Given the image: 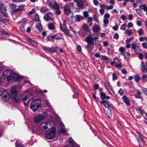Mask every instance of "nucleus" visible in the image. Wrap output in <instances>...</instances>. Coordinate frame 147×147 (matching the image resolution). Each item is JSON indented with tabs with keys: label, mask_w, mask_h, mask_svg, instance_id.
<instances>
[{
	"label": "nucleus",
	"mask_w": 147,
	"mask_h": 147,
	"mask_svg": "<svg viewBox=\"0 0 147 147\" xmlns=\"http://www.w3.org/2000/svg\"><path fill=\"white\" fill-rule=\"evenodd\" d=\"M3 77L6 76L8 81L12 80L13 81L19 82L23 78L22 76H20L19 74H16L11 71L7 70L3 71Z\"/></svg>",
	"instance_id": "f257e3e1"
},
{
	"label": "nucleus",
	"mask_w": 147,
	"mask_h": 147,
	"mask_svg": "<svg viewBox=\"0 0 147 147\" xmlns=\"http://www.w3.org/2000/svg\"><path fill=\"white\" fill-rule=\"evenodd\" d=\"M54 126L53 123L45 121L42 122L40 125V128L44 132L49 131Z\"/></svg>",
	"instance_id": "f03ea898"
},
{
	"label": "nucleus",
	"mask_w": 147,
	"mask_h": 147,
	"mask_svg": "<svg viewBox=\"0 0 147 147\" xmlns=\"http://www.w3.org/2000/svg\"><path fill=\"white\" fill-rule=\"evenodd\" d=\"M18 86H16L13 87L10 92L11 97L14 102L17 103H19L20 101L19 95L18 94Z\"/></svg>",
	"instance_id": "7ed1b4c3"
},
{
	"label": "nucleus",
	"mask_w": 147,
	"mask_h": 147,
	"mask_svg": "<svg viewBox=\"0 0 147 147\" xmlns=\"http://www.w3.org/2000/svg\"><path fill=\"white\" fill-rule=\"evenodd\" d=\"M41 106L40 100L37 99L33 101L31 103L30 108L33 111H36Z\"/></svg>",
	"instance_id": "20e7f679"
},
{
	"label": "nucleus",
	"mask_w": 147,
	"mask_h": 147,
	"mask_svg": "<svg viewBox=\"0 0 147 147\" xmlns=\"http://www.w3.org/2000/svg\"><path fill=\"white\" fill-rule=\"evenodd\" d=\"M0 95L3 96V99L5 101L8 100L9 94L7 91L2 88H0Z\"/></svg>",
	"instance_id": "39448f33"
},
{
	"label": "nucleus",
	"mask_w": 147,
	"mask_h": 147,
	"mask_svg": "<svg viewBox=\"0 0 147 147\" xmlns=\"http://www.w3.org/2000/svg\"><path fill=\"white\" fill-rule=\"evenodd\" d=\"M97 38L96 37L92 38L91 35L88 36L85 39V41L90 45H96V40Z\"/></svg>",
	"instance_id": "423d86ee"
},
{
	"label": "nucleus",
	"mask_w": 147,
	"mask_h": 147,
	"mask_svg": "<svg viewBox=\"0 0 147 147\" xmlns=\"http://www.w3.org/2000/svg\"><path fill=\"white\" fill-rule=\"evenodd\" d=\"M55 136V131L54 130H52L46 135V138L47 139H52Z\"/></svg>",
	"instance_id": "0eeeda50"
},
{
	"label": "nucleus",
	"mask_w": 147,
	"mask_h": 147,
	"mask_svg": "<svg viewBox=\"0 0 147 147\" xmlns=\"http://www.w3.org/2000/svg\"><path fill=\"white\" fill-rule=\"evenodd\" d=\"M24 8V5H21L19 6L18 8L11 11L12 14H16L20 12L23 11Z\"/></svg>",
	"instance_id": "6e6552de"
},
{
	"label": "nucleus",
	"mask_w": 147,
	"mask_h": 147,
	"mask_svg": "<svg viewBox=\"0 0 147 147\" xmlns=\"http://www.w3.org/2000/svg\"><path fill=\"white\" fill-rule=\"evenodd\" d=\"M54 18L53 15L51 12H49L47 13L44 17L45 20L47 21L49 20H52Z\"/></svg>",
	"instance_id": "1a4fd4ad"
},
{
	"label": "nucleus",
	"mask_w": 147,
	"mask_h": 147,
	"mask_svg": "<svg viewBox=\"0 0 147 147\" xmlns=\"http://www.w3.org/2000/svg\"><path fill=\"white\" fill-rule=\"evenodd\" d=\"M46 115L41 114L35 117L34 119L35 122L38 123L41 120H43L46 117Z\"/></svg>",
	"instance_id": "9d476101"
},
{
	"label": "nucleus",
	"mask_w": 147,
	"mask_h": 147,
	"mask_svg": "<svg viewBox=\"0 0 147 147\" xmlns=\"http://www.w3.org/2000/svg\"><path fill=\"white\" fill-rule=\"evenodd\" d=\"M60 29L65 34L67 35L68 36L71 37V35L69 33V31L67 30V26L66 27L63 28L61 24H60Z\"/></svg>",
	"instance_id": "9b49d317"
},
{
	"label": "nucleus",
	"mask_w": 147,
	"mask_h": 147,
	"mask_svg": "<svg viewBox=\"0 0 147 147\" xmlns=\"http://www.w3.org/2000/svg\"><path fill=\"white\" fill-rule=\"evenodd\" d=\"M6 9V7H4L2 11H0V17L3 18V20L7 17V14Z\"/></svg>",
	"instance_id": "f8f14e48"
},
{
	"label": "nucleus",
	"mask_w": 147,
	"mask_h": 147,
	"mask_svg": "<svg viewBox=\"0 0 147 147\" xmlns=\"http://www.w3.org/2000/svg\"><path fill=\"white\" fill-rule=\"evenodd\" d=\"M131 48L134 50V52L135 53L137 54H139L140 51L139 47L136 44L133 43H131Z\"/></svg>",
	"instance_id": "ddd939ff"
},
{
	"label": "nucleus",
	"mask_w": 147,
	"mask_h": 147,
	"mask_svg": "<svg viewBox=\"0 0 147 147\" xmlns=\"http://www.w3.org/2000/svg\"><path fill=\"white\" fill-rule=\"evenodd\" d=\"M54 3H55L53 5H52L50 3L49 4V7L51 9H60V7L59 5L56 3V1H54Z\"/></svg>",
	"instance_id": "4468645a"
},
{
	"label": "nucleus",
	"mask_w": 147,
	"mask_h": 147,
	"mask_svg": "<svg viewBox=\"0 0 147 147\" xmlns=\"http://www.w3.org/2000/svg\"><path fill=\"white\" fill-rule=\"evenodd\" d=\"M64 13L67 15H68L71 13V10L69 6H66L64 7Z\"/></svg>",
	"instance_id": "2eb2a0df"
},
{
	"label": "nucleus",
	"mask_w": 147,
	"mask_h": 147,
	"mask_svg": "<svg viewBox=\"0 0 147 147\" xmlns=\"http://www.w3.org/2000/svg\"><path fill=\"white\" fill-rule=\"evenodd\" d=\"M22 100L25 105L26 106H28L29 103V99H28V96H26Z\"/></svg>",
	"instance_id": "dca6fc26"
},
{
	"label": "nucleus",
	"mask_w": 147,
	"mask_h": 147,
	"mask_svg": "<svg viewBox=\"0 0 147 147\" xmlns=\"http://www.w3.org/2000/svg\"><path fill=\"white\" fill-rule=\"evenodd\" d=\"M100 103L102 105H103L106 108H108L111 107L112 106L111 104L110 105L107 102H106L105 100H103L100 102Z\"/></svg>",
	"instance_id": "f3484780"
},
{
	"label": "nucleus",
	"mask_w": 147,
	"mask_h": 147,
	"mask_svg": "<svg viewBox=\"0 0 147 147\" xmlns=\"http://www.w3.org/2000/svg\"><path fill=\"white\" fill-rule=\"evenodd\" d=\"M122 98L124 102L127 105H129L130 103V101L129 99L125 96H123Z\"/></svg>",
	"instance_id": "a211bd4d"
},
{
	"label": "nucleus",
	"mask_w": 147,
	"mask_h": 147,
	"mask_svg": "<svg viewBox=\"0 0 147 147\" xmlns=\"http://www.w3.org/2000/svg\"><path fill=\"white\" fill-rule=\"evenodd\" d=\"M141 66L142 71L144 72L145 71L147 73V67L145 66L144 63L143 62H142Z\"/></svg>",
	"instance_id": "6ab92c4d"
},
{
	"label": "nucleus",
	"mask_w": 147,
	"mask_h": 147,
	"mask_svg": "<svg viewBox=\"0 0 147 147\" xmlns=\"http://www.w3.org/2000/svg\"><path fill=\"white\" fill-rule=\"evenodd\" d=\"M105 87L106 89L109 92L113 91V88L112 86L110 84V83H105Z\"/></svg>",
	"instance_id": "aec40b11"
},
{
	"label": "nucleus",
	"mask_w": 147,
	"mask_h": 147,
	"mask_svg": "<svg viewBox=\"0 0 147 147\" xmlns=\"http://www.w3.org/2000/svg\"><path fill=\"white\" fill-rule=\"evenodd\" d=\"M49 29L51 30H54L55 29V27L54 24L50 23L48 25Z\"/></svg>",
	"instance_id": "412c9836"
},
{
	"label": "nucleus",
	"mask_w": 147,
	"mask_h": 147,
	"mask_svg": "<svg viewBox=\"0 0 147 147\" xmlns=\"http://www.w3.org/2000/svg\"><path fill=\"white\" fill-rule=\"evenodd\" d=\"M144 138L140 139V141L138 139H137L139 143V146L140 147H142L143 146H144L145 144V142L144 141Z\"/></svg>",
	"instance_id": "4be33fe9"
},
{
	"label": "nucleus",
	"mask_w": 147,
	"mask_h": 147,
	"mask_svg": "<svg viewBox=\"0 0 147 147\" xmlns=\"http://www.w3.org/2000/svg\"><path fill=\"white\" fill-rule=\"evenodd\" d=\"M124 33L128 36H132L133 33V32L131 30V29H127Z\"/></svg>",
	"instance_id": "5701e85b"
},
{
	"label": "nucleus",
	"mask_w": 147,
	"mask_h": 147,
	"mask_svg": "<svg viewBox=\"0 0 147 147\" xmlns=\"http://www.w3.org/2000/svg\"><path fill=\"white\" fill-rule=\"evenodd\" d=\"M68 142L70 144H73L71 146V147H79V146H77V147L75 146L74 144L75 142L71 137L69 138L68 140Z\"/></svg>",
	"instance_id": "b1692460"
},
{
	"label": "nucleus",
	"mask_w": 147,
	"mask_h": 147,
	"mask_svg": "<svg viewBox=\"0 0 147 147\" xmlns=\"http://www.w3.org/2000/svg\"><path fill=\"white\" fill-rule=\"evenodd\" d=\"M92 29L94 32H98L100 30V27L96 25L93 27Z\"/></svg>",
	"instance_id": "393cba45"
},
{
	"label": "nucleus",
	"mask_w": 147,
	"mask_h": 147,
	"mask_svg": "<svg viewBox=\"0 0 147 147\" xmlns=\"http://www.w3.org/2000/svg\"><path fill=\"white\" fill-rule=\"evenodd\" d=\"M125 59H128L130 57V54L127 52H125V53L123 55Z\"/></svg>",
	"instance_id": "a878e982"
},
{
	"label": "nucleus",
	"mask_w": 147,
	"mask_h": 147,
	"mask_svg": "<svg viewBox=\"0 0 147 147\" xmlns=\"http://www.w3.org/2000/svg\"><path fill=\"white\" fill-rule=\"evenodd\" d=\"M106 114L108 117L111 118L112 117V114L111 110L110 109H109L107 110Z\"/></svg>",
	"instance_id": "bb28decb"
},
{
	"label": "nucleus",
	"mask_w": 147,
	"mask_h": 147,
	"mask_svg": "<svg viewBox=\"0 0 147 147\" xmlns=\"http://www.w3.org/2000/svg\"><path fill=\"white\" fill-rule=\"evenodd\" d=\"M125 47H121L119 49V51L120 52L121 54L123 55L125 52Z\"/></svg>",
	"instance_id": "cd10ccee"
},
{
	"label": "nucleus",
	"mask_w": 147,
	"mask_h": 147,
	"mask_svg": "<svg viewBox=\"0 0 147 147\" xmlns=\"http://www.w3.org/2000/svg\"><path fill=\"white\" fill-rule=\"evenodd\" d=\"M134 78L136 82H139L141 79V78L138 75H136L134 76Z\"/></svg>",
	"instance_id": "c85d7f7f"
},
{
	"label": "nucleus",
	"mask_w": 147,
	"mask_h": 147,
	"mask_svg": "<svg viewBox=\"0 0 147 147\" xmlns=\"http://www.w3.org/2000/svg\"><path fill=\"white\" fill-rule=\"evenodd\" d=\"M10 8L11 9V10L16 9V5L13 3L10 4L9 5Z\"/></svg>",
	"instance_id": "c756f323"
},
{
	"label": "nucleus",
	"mask_w": 147,
	"mask_h": 147,
	"mask_svg": "<svg viewBox=\"0 0 147 147\" xmlns=\"http://www.w3.org/2000/svg\"><path fill=\"white\" fill-rule=\"evenodd\" d=\"M84 5V2L82 1H79L77 3V6L80 7H82Z\"/></svg>",
	"instance_id": "7c9ffc66"
},
{
	"label": "nucleus",
	"mask_w": 147,
	"mask_h": 147,
	"mask_svg": "<svg viewBox=\"0 0 147 147\" xmlns=\"http://www.w3.org/2000/svg\"><path fill=\"white\" fill-rule=\"evenodd\" d=\"M139 7L140 9L144 10L145 11H147V7L146 5H140Z\"/></svg>",
	"instance_id": "2f4dec72"
},
{
	"label": "nucleus",
	"mask_w": 147,
	"mask_h": 147,
	"mask_svg": "<svg viewBox=\"0 0 147 147\" xmlns=\"http://www.w3.org/2000/svg\"><path fill=\"white\" fill-rule=\"evenodd\" d=\"M36 27L39 31H41L42 30V28L40 24H38L36 26Z\"/></svg>",
	"instance_id": "473e14b6"
},
{
	"label": "nucleus",
	"mask_w": 147,
	"mask_h": 147,
	"mask_svg": "<svg viewBox=\"0 0 147 147\" xmlns=\"http://www.w3.org/2000/svg\"><path fill=\"white\" fill-rule=\"evenodd\" d=\"M54 13L57 15H60L61 14V12L60 10V9H56Z\"/></svg>",
	"instance_id": "72a5a7b5"
},
{
	"label": "nucleus",
	"mask_w": 147,
	"mask_h": 147,
	"mask_svg": "<svg viewBox=\"0 0 147 147\" xmlns=\"http://www.w3.org/2000/svg\"><path fill=\"white\" fill-rule=\"evenodd\" d=\"M83 29L86 31H88L89 30V28L88 26L86 24H84L83 26Z\"/></svg>",
	"instance_id": "f704fd0d"
},
{
	"label": "nucleus",
	"mask_w": 147,
	"mask_h": 147,
	"mask_svg": "<svg viewBox=\"0 0 147 147\" xmlns=\"http://www.w3.org/2000/svg\"><path fill=\"white\" fill-rule=\"evenodd\" d=\"M100 98L102 100L105 98L106 94L105 93L103 92L100 93Z\"/></svg>",
	"instance_id": "c9c22d12"
},
{
	"label": "nucleus",
	"mask_w": 147,
	"mask_h": 147,
	"mask_svg": "<svg viewBox=\"0 0 147 147\" xmlns=\"http://www.w3.org/2000/svg\"><path fill=\"white\" fill-rule=\"evenodd\" d=\"M103 22L104 24V27H106L107 26V25L109 23V21L107 19H105L103 20Z\"/></svg>",
	"instance_id": "e433bc0d"
},
{
	"label": "nucleus",
	"mask_w": 147,
	"mask_h": 147,
	"mask_svg": "<svg viewBox=\"0 0 147 147\" xmlns=\"http://www.w3.org/2000/svg\"><path fill=\"white\" fill-rule=\"evenodd\" d=\"M36 91L38 93H42L43 92L45 93L47 92V91L46 90H45L44 91H43L40 89H37L36 90Z\"/></svg>",
	"instance_id": "4c0bfd02"
},
{
	"label": "nucleus",
	"mask_w": 147,
	"mask_h": 147,
	"mask_svg": "<svg viewBox=\"0 0 147 147\" xmlns=\"http://www.w3.org/2000/svg\"><path fill=\"white\" fill-rule=\"evenodd\" d=\"M4 7H6L2 3L1 1L0 0V11H2Z\"/></svg>",
	"instance_id": "58836bf2"
},
{
	"label": "nucleus",
	"mask_w": 147,
	"mask_h": 147,
	"mask_svg": "<svg viewBox=\"0 0 147 147\" xmlns=\"http://www.w3.org/2000/svg\"><path fill=\"white\" fill-rule=\"evenodd\" d=\"M75 21L76 22H79L80 21V18L79 16L76 15L74 17Z\"/></svg>",
	"instance_id": "ea45409f"
},
{
	"label": "nucleus",
	"mask_w": 147,
	"mask_h": 147,
	"mask_svg": "<svg viewBox=\"0 0 147 147\" xmlns=\"http://www.w3.org/2000/svg\"><path fill=\"white\" fill-rule=\"evenodd\" d=\"M126 26L127 25L126 23L123 24L121 25V26L120 28V29L123 30H125L126 28Z\"/></svg>",
	"instance_id": "a19ab883"
},
{
	"label": "nucleus",
	"mask_w": 147,
	"mask_h": 147,
	"mask_svg": "<svg viewBox=\"0 0 147 147\" xmlns=\"http://www.w3.org/2000/svg\"><path fill=\"white\" fill-rule=\"evenodd\" d=\"M48 11V10L42 7L40 9L41 12L43 14H45V12Z\"/></svg>",
	"instance_id": "79ce46f5"
},
{
	"label": "nucleus",
	"mask_w": 147,
	"mask_h": 147,
	"mask_svg": "<svg viewBox=\"0 0 147 147\" xmlns=\"http://www.w3.org/2000/svg\"><path fill=\"white\" fill-rule=\"evenodd\" d=\"M138 32L139 36L142 35L144 34V32L141 28L139 29L138 30Z\"/></svg>",
	"instance_id": "37998d69"
},
{
	"label": "nucleus",
	"mask_w": 147,
	"mask_h": 147,
	"mask_svg": "<svg viewBox=\"0 0 147 147\" xmlns=\"http://www.w3.org/2000/svg\"><path fill=\"white\" fill-rule=\"evenodd\" d=\"M109 58L105 56H102L101 57L100 59L101 61H103L104 60H109Z\"/></svg>",
	"instance_id": "c03bdc74"
},
{
	"label": "nucleus",
	"mask_w": 147,
	"mask_h": 147,
	"mask_svg": "<svg viewBox=\"0 0 147 147\" xmlns=\"http://www.w3.org/2000/svg\"><path fill=\"white\" fill-rule=\"evenodd\" d=\"M56 51V49L54 47H49V52L53 53Z\"/></svg>",
	"instance_id": "a18cd8bd"
},
{
	"label": "nucleus",
	"mask_w": 147,
	"mask_h": 147,
	"mask_svg": "<svg viewBox=\"0 0 147 147\" xmlns=\"http://www.w3.org/2000/svg\"><path fill=\"white\" fill-rule=\"evenodd\" d=\"M137 133L138 136L139 137L140 139L144 138L145 137L140 132H138Z\"/></svg>",
	"instance_id": "49530a36"
},
{
	"label": "nucleus",
	"mask_w": 147,
	"mask_h": 147,
	"mask_svg": "<svg viewBox=\"0 0 147 147\" xmlns=\"http://www.w3.org/2000/svg\"><path fill=\"white\" fill-rule=\"evenodd\" d=\"M59 131L60 133L64 134L66 132V130L64 127L62 128L61 129H60Z\"/></svg>",
	"instance_id": "de8ad7c7"
},
{
	"label": "nucleus",
	"mask_w": 147,
	"mask_h": 147,
	"mask_svg": "<svg viewBox=\"0 0 147 147\" xmlns=\"http://www.w3.org/2000/svg\"><path fill=\"white\" fill-rule=\"evenodd\" d=\"M16 147H23V146L22 145L21 143L20 142H19L18 141H16Z\"/></svg>",
	"instance_id": "09e8293b"
},
{
	"label": "nucleus",
	"mask_w": 147,
	"mask_h": 147,
	"mask_svg": "<svg viewBox=\"0 0 147 147\" xmlns=\"http://www.w3.org/2000/svg\"><path fill=\"white\" fill-rule=\"evenodd\" d=\"M5 25L4 22L2 20H0V26L4 27Z\"/></svg>",
	"instance_id": "8fccbe9b"
},
{
	"label": "nucleus",
	"mask_w": 147,
	"mask_h": 147,
	"mask_svg": "<svg viewBox=\"0 0 147 147\" xmlns=\"http://www.w3.org/2000/svg\"><path fill=\"white\" fill-rule=\"evenodd\" d=\"M134 38L133 37H130L128 39L126 40V42L127 44L129 43L131 41V40H133Z\"/></svg>",
	"instance_id": "3c124183"
},
{
	"label": "nucleus",
	"mask_w": 147,
	"mask_h": 147,
	"mask_svg": "<svg viewBox=\"0 0 147 147\" xmlns=\"http://www.w3.org/2000/svg\"><path fill=\"white\" fill-rule=\"evenodd\" d=\"M137 111L138 113H140L141 115H142L143 114V111L140 109H138L137 110Z\"/></svg>",
	"instance_id": "603ef678"
},
{
	"label": "nucleus",
	"mask_w": 147,
	"mask_h": 147,
	"mask_svg": "<svg viewBox=\"0 0 147 147\" xmlns=\"http://www.w3.org/2000/svg\"><path fill=\"white\" fill-rule=\"evenodd\" d=\"M143 93L147 96V89L145 88H143L142 89Z\"/></svg>",
	"instance_id": "864d4df0"
},
{
	"label": "nucleus",
	"mask_w": 147,
	"mask_h": 147,
	"mask_svg": "<svg viewBox=\"0 0 147 147\" xmlns=\"http://www.w3.org/2000/svg\"><path fill=\"white\" fill-rule=\"evenodd\" d=\"M119 36L118 34L115 33L114 35L113 38L115 39H117L119 38Z\"/></svg>",
	"instance_id": "5fc2aeb1"
},
{
	"label": "nucleus",
	"mask_w": 147,
	"mask_h": 147,
	"mask_svg": "<svg viewBox=\"0 0 147 147\" xmlns=\"http://www.w3.org/2000/svg\"><path fill=\"white\" fill-rule=\"evenodd\" d=\"M83 15L84 17L87 18L88 16V13L87 11H84Z\"/></svg>",
	"instance_id": "6e6d98bb"
},
{
	"label": "nucleus",
	"mask_w": 147,
	"mask_h": 147,
	"mask_svg": "<svg viewBox=\"0 0 147 147\" xmlns=\"http://www.w3.org/2000/svg\"><path fill=\"white\" fill-rule=\"evenodd\" d=\"M42 48L44 50L47 52H49V47H43Z\"/></svg>",
	"instance_id": "4d7b16f0"
},
{
	"label": "nucleus",
	"mask_w": 147,
	"mask_h": 147,
	"mask_svg": "<svg viewBox=\"0 0 147 147\" xmlns=\"http://www.w3.org/2000/svg\"><path fill=\"white\" fill-rule=\"evenodd\" d=\"M42 48L44 50L47 52H49V47H43Z\"/></svg>",
	"instance_id": "13d9d810"
},
{
	"label": "nucleus",
	"mask_w": 147,
	"mask_h": 147,
	"mask_svg": "<svg viewBox=\"0 0 147 147\" xmlns=\"http://www.w3.org/2000/svg\"><path fill=\"white\" fill-rule=\"evenodd\" d=\"M61 39L63 40V36L62 35H60L59 36H58L57 37H56V39L57 40H59Z\"/></svg>",
	"instance_id": "bf43d9fd"
},
{
	"label": "nucleus",
	"mask_w": 147,
	"mask_h": 147,
	"mask_svg": "<svg viewBox=\"0 0 147 147\" xmlns=\"http://www.w3.org/2000/svg\"><path fill=\"white\" fill-rule=\"evenodd\" d=\"M133 26V24L131 22H129L127 26V27L128 28H129L131 27H132Z\"/></svg>",
	"instance_id": "052dcab7"
},
{
	"label": "nucleus",
	"mask_w": 147,
	"mask_h": 147,
	"mask_svg": "<svg viewBox=\"0 0 147 147\" xmlns=\"http://www.w3.org/2000/svg\"><path fill=\"white\" fill-rule=\"evenodd\" d=\"M136 11L137 13H138L140 16L142 17V13L141 11H140L138 9H136Z\"/></svg>",
	"instance_id": "680f3d73"
},
{
	"label": "nucleus",
	"mask_w": 147,
	"mask_h": 147,
	"mask_svg": "<svg viewBox=\"0 0 147 147\" xmlns=\"http://www.w3.org/2000/svg\"><path fill=\"white\" fill-rule=\"evenodd\" d=\"M110 17V15L108 13H106L104 16V18L105 19L109 18Z\"/></svg>",
	"instance_id": "e2e57ef3"
},
{
	"label": "nucleus",
	"mask_w": 147,
	"mask_h": 147,
	"mask_svg": "<svg viewBox=\"0 0 147 147\" xmlns=\"http://www.w3.org/2000/svg\"><path fill=\"white\" fill-rule=\"evenodd\" d=\"M117 78V76L116 74L113 73V80H116Z\"/></svg>",
	"instance_id": "0e129e2a"
},
{
	"label": "nucleus",
	"mask_w": 147,
	"mask_h": 147,
	"mask_svg": "<svg viewBox=\"0 0 147 147\" xmlns=\"http://www.w3.org/2000/svg\"><path fill=\"white\" fill-rule=\"evenodd\" d=\"M35 12V11L34 9H33L32 10L28 12V14L29 15H31L32 14H33Z\"/></svg>",
	"instance_id": "69168bd1"
},
{
	"label": "nucleus",
	"mask_w": 147,
	"mask_h": 147,
	"mask_svg": "<svg viewBox=\"0 0 147 147\" xmlns=\"http://www.w3.org/2000/svg\"><path fill=\"white\" fill-rule=\"evenodd\" d=\"M147 77V75L146 74H144L143 76L141 78V79L142 80H144L146 79Z\"/></svg>",
	"instance_id": "338daca9"
},
{
	"label": "nucleus",
	"mask_w": 147,
	"mask_h": 147,
	"mask_svg": "<svg viewBox=\"0 0 147 147\" xmlns=\"http://www.w3.org/2000/svg\"><path fill=\"white\" fill-rule=\"evenodd\" d=\"M142 47L145 49L147 48V44L146 42H144L142 44Z\"/></svg>",
	"instance_id": "774afa93"
}]
</instances>
